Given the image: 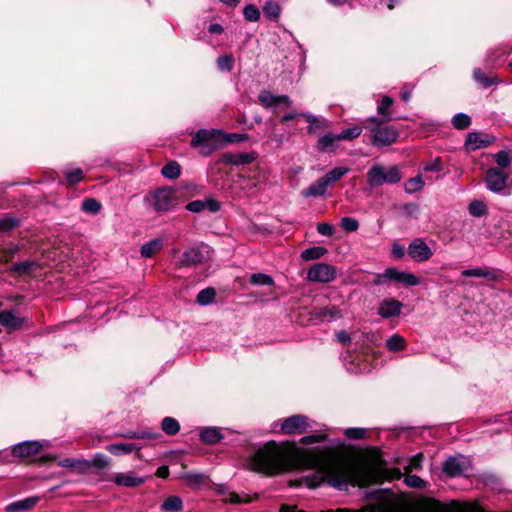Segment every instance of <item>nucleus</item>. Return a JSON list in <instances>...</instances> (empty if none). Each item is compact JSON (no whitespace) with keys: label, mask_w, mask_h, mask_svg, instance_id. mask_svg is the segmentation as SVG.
<instances>
[{"label":"nucleus","mask_w":512,"mask_h":512,"mask_svg":"<svg viewBox=\"0 0 512 512\" xmlns=\"http://www.w3.org/2000/svg\"><path fill=\"white\" fill-rule=\"evenodd\" d=\"M487 205L480 200L472 201L468 206L470 215L474 217H482L487 214Z\"/></svg>","instance_id":"nucleus-45"},{"label":"nucleus","mask_w":512,"mask_h":512,"mask_svg":"<svg viewBox=\"0 0 512 512\" xmlns=\"http://www.w3.org/2000/svg\"><path fill=\"white\" fill-rule=\"evenodd\" d=\"M367 183L372 187H379L384 184L394 185L401 181L402 173L397 165L386 167L375 163L368 170Z\"/></svg>","instance_id":"nucleus-5"},{"label":"nucleus","mask_w":512,"mask_h":512,"mask_svg":"<svg viewBox=\"0 0 512 512\" xmlns=\"http://www.w3.org/2000/svg\"><path fill=\"white\" fill-rule=\"evenodd\" d=\"M161 174L167 179H177L181 174V167L178 162L170 161L161 169Z\"/></svg>","instance_id":"nucleus-36"},{"label":"nucleus","mask_w":512,"mask_h":512,"mask_svg":"<svg viewBox=\"0 0 512 512\" xmlns=\"http://www.w3.org/2000/svg\"><path fill=\"white\" fill-rule=\"evenodd\" d=\"M402 303L396 299H384L378 307V314L385 319L398 316L401 313Z\"/></svg>","instance_id":"nucleus-19"},{"label":"nucleus","mask_w":512,"mask_h":512,"mask_svg":"<svg viewBox=\"0 0 512 512\" xmlns=\"http://www.w3.org/2000/svg\"><path fill=\"white\" fill-rule=\"evenodd\" d=\"M0 324L9 330H18L23 326L24 319L9 310L0 311Z\"/></svg>","instance_id":"nucleus-20"},{"label":"nucleus","mask_w":512,"mask_h":512,"mask_svg":"<svg viewBox=\"0 0 512 512\" xmlns=\"http://www.w3.org/2000/svg\"><path fill=\"white\" fill-rule=\"evenodd\" d=\"M378 512H403L404 501L388 489H379L373 493Z\"/></svg>","instance_id":"nucleus-8"},{"label":"nucleus","mask_w":512,"mask_h":512,"mask_svg":"<svg viewBox=\"0 0 512 512\" xmlns=\"http://www.w3.org/2000/svg\"><path fill=\"white\" fill-rule=\"evenodd\" d=\"M303 463L316 470L312 478H306V485L315 488L326 482L338 490L349 486L366 487L382 479L380 470L370 464L336 453L332 448H314L301 453Z\"/></svg>","instance_id":"nucleus-1"},{"label":"nucleus","mask_w":512,"mask_h":512,"mask_svg":"<svg viewBox=\"0 0 512 512\" xmlns=\"http://www.w3.org/2000/svg\"><path fill=\"white\" fill-rule=\"evenodd\" d=\"M58 466L63 468H69L78 472H85L90 467L88 460H81L75 458H63L58 461Z\"/></svg>","instance_id":"nucleus-26"},{"label":"nucleus","mask_w":512,"mask_h":512,"mask_svg":"<svg viewBox=\"0 0 512 512\" xmlns=\"http://www.w3.org/2000/svg\"><path fill=\"white\" fill-rule=\"evenodd\" d=\"M258 158V153L255 151L251 152H238L232 153L227 152L222 156V162L230 165H244L250 164Z\"/></svg>","instance_id":"nucleus-18"},{"label":"nucleus","mask_w":512,"mask_h":512,"mask_svg":"<svg viewBox=\"0 0 512 512\" xmlns=\"http://www.w3.org/2000/svg\"><path fill=\"white\" fill-rule=\"evenodd\" d=\"M19 225V220L14 217L0 218V232L11 231Z\"/></svg>","instance_id":"nucleus-55"},{"label":"nucleus","mask_w":512,"mask_h":512,"mask_svg":"<svg viewBox=\"0 0 512 512\" xmlns=\"http://www.w3.org/2000/svg\"><path fill=\"white\" fill-rule=\"evenodd\" d=\"M328 187L329 185L326 183L323 177H321L306 189L302 190L301 195L304 198L323 196L326 193Z\"/></svg>","instance_id":"nucleus-22"},{"label":"nucleus","mask_w":512,"mask_h":512,"mask_svg":"<svg viewBox=\"0 0 512 512\" xmlns=\"http://www.w3.org/2000/svg\"><path fill=\"white\" fill-rule=\"evenodd\" d=\"M158 435V433H153L146 430H138L128 431L126 433L120 434L119 436L126 439H156Z\"/></svg>","instance_id":"nucleus-42"},{"label":"nucleus","mask_w":512,"mask_h":512,"mask_svg":"<svg viewBox=\"0 0 512 512\" xmlns=\"http://www.w3.org/2000/svg\"><path fill=\"white\" fill-rule=\"evenodd\" d=\"M422 460L423 454H416L410 459L408 466L405 467V471L409 473L412 470H419L421 468Z\"/></svg>","instance_id":"nucleus-61"},{"label":"nucleus","mask_w":512,"mask_h":512,"mask_svg":"<svg viewBox=\"0 0 512 512\" xmlns=\"http://www.w3.org/2000/svg\"><path fill=\"white\" fill-rule=\"evenodd\" d=\"M389 282H398L405 286H416L420 284V279L412 273L390 267L385 269L383 273L376 274L373 280V284L377 286L384 285Z\"/></svg>","instance_id":"nucleus-7"},{"label":"nucleus","mask_w":512,"mask_h":512,"mask_svg":"<svg viewBox=\"0 0 512 512\" xmlns=\"http://www.w3.org/2000/svg\"><path fill=\"white\" fill-rule=\"evenodd\" d=\"M38 268L39 265L36 261H23L15 263L11 270L19 276H24L32 274Z\"/></svg>","instance_id":"nucleus-30"},{"label":"nucleus","mask_w":512,"mask_h":512,"mask_svg":"<svg viewBox=\"0 0 512 512\" xmlns=\"http://www.w3.org/2000/svg\"><path fill=\"white\" fill-rule=\"evenodd\" d=\"M66 179L69 184H76L83 178V171L80 168L68 170L65 172Z\"/></svg>","instance_id":"nucleus-58"},{"label":"nucleus","mask_w":512,"mask_h":512,"mask_svg":"<svg viewBox=\"0 0 512 512\" xmlns=\"http://www.w3.org/2000/svg\"><path fill=\"white\" fill-rule=\"evenodd\" d=\"M224 502L231 504H247L252 502V497L247 494H238L235 492H229Z\"/></svg>","instance_id":"nucleus-48"},{"label":"nucleus","mask_w":512,"mask_h":512,"mask_svg":"<svg viewBox=\"0 0 512 512\" xmlns=\"http://www.w3.org/2000/svg\"><path fill=\"white\" fill-rule=\"evenodd\" d=\"M313 315L316 318L327 319V320H336L341 318V311L336 306H326L321 307L319 309H315Z\"/></svg>","instance_id":"nucleus-29"},{"label":"nucleus","mask_w":512,"mask_h":512,"mask_svg":"<svg viewBox=\"0 0 512 512\" xmlns=\"http://www.w3.org/2000/svg\"><path fill=\"white\" fill-rule=\"evenodd\" d=\"M340 226L346 232H354L359 228V222L352 217H343L340 221Z\"/></svg>","instance_id":"nucleus-54"},{"label":"nucleus","mask_w":512,"mask_h":512,"mask_svg":"<svg viewBox=\"0 0 512 512\" xmlns=\"http://www.w3.org/2000/svg\"><path fill=\"white\" fill-rule=\"evenodd\" d=\"M113 482L119 486L133 488L142 485L145 482V478L136 477L132 474L117 473L113 478Z\"/></svg>","instance_id":"nucleus-21"},{"label":"nucleus","mask_w":512,"mask_h":512,"mask_svg":"<svg viewBox=\"0 0 512 512\" xmlns=\"http://www.w3.org/2000/svg\"><path fill=\"white\" fill-rule=\"evenodd\" d=\"M317 231L323 236L331 237L335 232V227L329 223H319L317 225Z\"/></svg>","instance_id":"nucleus-64"},{"label":"nucleus","mask_w":512,"mask_h":512,"mask_svg":"<svg viewBox=\"0 0 512 512\" xmlns=\"http://www.w3.org/2000/svg\"><path fill=\"white\" fill-rule=\"evenodd\" d=\"M309 419L304 415H293L286 418L281 424V431L284 434H301L307 430Z\"/></svg>","instance_id":"nucleus-14"},{"label":"nucleus","mask_w":512,"mask_h":512,"mask_svg":"<svg viewBox=\"0 0 512 512\" xmlns=\"http://www.w3.org/2000/svg\"><path fill=\"white\" fill-rule=\"evenodd\" d=\"M19 251V246L15 244H9L0 249V260L9 262L13 259L14 255Z\"/></svg>","instance_id":"nucleus-50"},{"label":"nucleus","mask_w":512,"mask_h":512,"mask_svg":"<svg viewBox=\"0 0 512 512\" xmlns=\"http://www.w3.org/2000/svg\"><path fill=\"white\" fill-rule=\"evenodd\" d=\"M43 445L39 441H24L12 448V454L19 458H29L37 455Z\"/></svg>","instance_id":"nucleus-17"},{"label":"nucleus","mask_w":512,"mask_h":512,"mask_svg":"<svg viewBox=\"0 0 512 512\" xmlns=\"http://www.w3.org/2000/svg\"><path fill=\"white\" fill-rule=\"evenodd\" d=\"M338 141H340L338 134L327 133L318 139L316 148L320 152H333Z\"/></svg>","instance_id":"nucleus-23"},{"label":"nucleus","mask_w":512,"mask_h":512,"mask_svg":"<svg viewBox=\"0 0 512 512\" xmlns=\"http://www.w3.org/2000/svg\"><path fill=\"white\" fill-rule=\"evenodd\" d=\"M215 296H216V292H215L214 288L209 287V288L201 290L198 293L196 301L201 305H208L214 301Z\"/></svg>","instance_id":"nucleus-46"},{"label":"nucleus","mask_w":512,"mask_h":512,"mask_svg":"<svg viewBox=\"0 0 512 512\" xmlns=\"http://www.w3.org/2000/svg\"><path fill=\"white\" fill-rule=\"evenodd\" d=\"M337 276L336 267L327 263H317L311 266L307 273V279L317 283L332 282Z\"/></svg>","instance_id":"nucleus-10"},{"label":"nucleus","mask_w":512,"mask_h":512,"mask_svg":"<svg viewBox=\"0 0 512 512\" xmlns=\"http://www.w3.org/2000/svg\"><path fill=\"white\" fill-rule=\"evenodd\" d=\"M106 450L115 456H121L140 450V446L134 443H116L106 446Z\"/></svg>","instance_id":"nucleus-27"},{"label":"nucleus","mask_w":512,"mask_h":512,"mask_svg":"<svg viewBox=\"0 0 512 512\" xmlns=\"http://www.w3.org/2000/svg\"><path fill=\"white\" fill-rule=\"evenodd\" d=\"M387 123L376 116L368 117L363 121V128L370 133L371 144L378 149L395 144L399 138V129Z\"/></svg>","instance_id":"nucleus-4"},{"label":"nucleus","mask_w":512,"mask_h":512,"mask_svg":"<svg viewBox=\"0 0 512 512\" xmlns=\"http://www.w3.org/2000/svg\"><path fill=\"white\" fill-rule=\"evenodd\" d=\"M246 133H229L226 134L221 130L201 129L195 133L191 140V146L199 148L200 153L204 156L210 155L218 148L217 142L224 141L226 143H239L248 140Z\"/></svg>","instance_id":"nucleus-3"},{"label":"nucleus","mask_w":512,"mask_h":512,"mask_svg":"<svg viewBox=\"0 0 512 512\" xmlns=\"http://www.w3.org/2000/svg\"><path fill=\"white\" fill-rule=\"evenodd\" d=\"M443 169L442 161L439 157L425 163L423 170L425 172H440Z\"/></svg>","instance_id":"nucleus-59"},{"label":"nucleus","mask_w":512,"mask_h":512,"mask_svg":"<svg viewBox=\"0 0 512 512\" xmlns=\"http://www.w3.org/2000/svg\"><path fill=\"white\" fill-rule=\"evenodd\" d=\"M509 178V172L492 167L486 171L485 182L489 190L499 193L506 188Z\"/></svg>","instance_id":"nucleus-11"},{"label":"nucleus","mask_w":512,"mask_h":512,"mask_svg":"<svg viewBox=\"0 0 512 512\" xmlns=\"http://www.w3.org/2000/svg\"><path fill=\"white\" fill-rule=\"evenodd\" d=\"M386 346L390 351H402L405 348V339L398 334H394L386 341Z\"/></svg>","instance_id":"nucleus-47"},{"label":"nucleus","mask_w":512,"mask_h":512,"mask_svg":"<svg viewBox=\"0 0 512 512\" xmlns=\"http://www.w3.org/2000/svg\"><path fill=\"white\" fill-rule=\"evenodd\" d=\"M363 129H364L363 126L361 127L359 125H354L353 127L346 128L343 131H341L340 133H338V137H339L340 141L341 140L351 141V140L359 137L361 135Z\"/></svg>","instance_id":"nucleus-43"},{"label":"nucleus","mask_w":512,"mask_h":512,"mask_svg":"<svg viewBox=\"0 0 512 512\" xmlns=\"http://www.w3.org/2000/svg\"><path fill=\"white\" fill-rule=\"evenodd\" d=\"M349 172V169L348 168H345V167H337V168H334L332 170H330L329 172H327L324 176H323V179L326 181V183L330 186L332 185L334 182L340 180L344 175H346L347 173Z\"/></svg>","instance_id":"nucleus-39"},{"label":"nucleus","mask_w":512,"mask_h":512,"mask_svg":"<svg viewBox=\"0 0 512 512\" xmlns=\"http://www.w3.org/2000/svg\"><path fill=\"white\" fill-rule=\"evenodd\" d=\"M461 274L464 277L486 278L488 280L496 279V275L494 272H492L489 269L480 268V267L463 270Z\"/></svg>","instance_id":"nucleus-33"},{"label":"nucleus","mask_w":512,"mask_h":512,"mask_svg":"<svg viewBox=\"0 0 512 512\" xmlns=\"http://www.w3.org/2000/svg\"><path fill=\"white\" fill-rule=\"evenodd\" d=\"M328 253V250L323 246H314L308 249H305L301 253V258L305 261L317 260L322 258L324 255Z\"/></svg>","instance_id":"nucleus-35"},{"label":"nucleus","mask_w":512,"mask_h":512,"mask_svg":"<svg viewBox=\"0 0 512 512\" xmlns=\"http://www.w3.org/2000/svg\"><path fill=\"white\" fill-rule=\"evenodd\" d=\"M281 12L280 5L275 1H267L263 7V13L270 20H277Z\"/></svg>","instance_id":"nucleus-41"},{"label":"nucleus","mask_w":512,"mask_h":512,"mask_svg":"<svg viewBox=\"0 0 512 512\" xmlns=\"http://www.w3.org/2000/svg\"><path fill=\"white\" fill-rule=\"evenodd\" d=\"M102 209V204L95 198H85L81 205V210L91 215H97Z\"/></svg>","instance_id":"nucleus-38"},{"label":"nucleus","mask_w":512,"mask_h":512,"mask_svg":"<svg viewBox=\"0 0 512 512\" xmlns=\"http://www.w3.org/2000/svg\"><path fill=\"white\" fill-rule=\"evenodd\" d=\"M295 465L292 449L269 442L251 455L249 466L254 471L275 475L290 470Z\"/></svg>","instance_id":"nucleus-2"},{"label":"nucleus","mask_w":512,"mask_h":512,"mask_svg":"<svg viewBox=\"0 0 512 512\" xmlns=\"http://www.w3.org/2000/svg\"><path fill=\"white\" fill-rule=\"evenodd\" d=\"M109 464V459L107 456L103 454H97L92 461L90 462V465H93L96 468L103 469L107 467Z\"/></svg>","instance_id":"nucleus-63"},{"label":"nucleus","mask_w":512,"mask_h":512,"mask_svg":"<svg viewBox=\"0 0 512 512\" xmlns=\"http://www.w3.org/2000/svg\"><path fill=\"white\" fill-rule=\"evenodd\" d=\"M495 162L498 167L505 170L512 166V155L510 152L502 150L494 155Z\"/></svg>","instance_id":"nucleus-40"},{"label":"nucleus","mask_w":512,"mask_h":512,"mask_svg":"<svg viewBox=\"0 0 512 512\" xmlns=\"http://www.w3.org/2000/svg\"><path fill=\"white\" fill-rule=\"evenodd\" d=\"M394 103V100L390 96H383L381 101L377 106V113L379 115V120L384 122H390L394 118L391 113V107Z\"/></svg>","instance_id":"nucleus-25"},{"label":"nucleus","mask_w":512,"mask_h":512,"mask_svg":"<svg viewBox=\"0 0 512 512\" xmlns=\"http://www.w3.org/2000/svg\"><path fill=\"white\" fill-rule=\"evenodd\" d=\"M200 439L206 444H216L222 439V434L218 428L207 427L201 430Z\"/></svg>","instance_id":"nucleus-31"},{"label":"nucleus","mask_w":512,"mask_h":512,"mask_svg":"<svg viewBox=\"0 0 512 512\" xmlns=\"http://www.w3.org/2000/svg\"><path fill=\"white\" fill-rule=\"evenodd\" d=\"M424 186V182L421 178V176H415L410 178L404 186V189L407 193L412 194L419 190H421Z\"/></svg>","instance_id":"nucleus-49"},{"label":"nucleus","mask_w":512,"mask_h":512,"mask_svg":"<svg viewBox=\"0 0 512 512\" xmlns=\"http://www.w3.org/2000/svg\"><path fill=\"white\" fill-rule=\"evenodd\" d=\"M404 481H405L406 485L411 487V488L422 489L426 485L425 481L422 478H420L419 476H417V475H410V474H408L405 477Z\"/></svg>","instance_id":"nucleus-57"},{"label":"nucleus","mask_w":512,"mask_h":512,"mask_svg":"<svg viewBox=\"0 0 512 512\" xmlns=\"http://www.w3.org/2000/svg\"><path fill=\"white\" fill-rule=\"evenodd\" d=\"M266 135L269 141L276 143L278 146L288 139L285 134H277L275 132V125H272L269 129H267Z\"/></svg>","instance_id":"nucleus-56"},{"label":"nucleus","mask_w":512,"mask_h":512,"mask_svg":"<svg viewBox=\"0 0 512 512\" xmlns=\"http://www.w3.org/2000/svg\"><path fill=\"white\" fill-rule=\"evenodd\" d=\"M407 253L412 260L418 263L426 262L433 256L432 249L422 238L413 239L408 245Z\"/></svg>","instance_id":"nucleus-13"},{"label":"nucleus","mask_w":512,"mask_h":512,"mask_svg":"<svg viewBox=\"0 0 512 512\" xmlns=\"http://www.w3.org/2000/svg\"><path fill=\"white\" fill-rule=\"evenodd\" d=\"M452 125L457 130L467 129L471 125V118L464 113H458L452 118Z\"/></svg>","instance_id":"nucleus-44"},{"label":"nucleus","mask_w":512,"mask_h":512,"mask_svg":"<svg viewBox=\"0 0 512 512\" xmlns=\"http://www.w3.org/2000/svg\"><path fill=\"white\" fill-rule=\"evenodd\" d=\"M209 258L210 247L205 244H200L185 250L176 263V266L179 268L192 267L207 261Z\"/></svg>","instance_id":"nucleus-9"},{"label":"nucleus","mask_w":512,"mask_h":512,"mask_svg":"<svg viewBox=\"0 0 512 512\" xmlns=\"http://www.w3.org/2000/svg\"><path fill=\"white\" fill-rule=\"evenodd\" d=\"M473 79L484 88H488L499 82L495 76H486L480 68H474Z\"/></svg>","instance_id":"nucleus-34"},{"label":"nucleus","mask_w":512,"mask_h":512,"mask_svg":"<svg viewBox=\"0 0 512 512\" xmlns=\"http://www.w3.org/2000/svg\"><path fill=\"white\" fill-rule=\"evenodd\" d=\"M39 501V497L31 496L22 500L10 503L6 506V512H19L32 509Z\"/></svg>","instance_id":"nucleus-24"},{"label":"nucleus","mask_w":512,"mask_h":512,"mask_svg":"<svg viewBox=\"0 0 512 512\" xmlns=\"http://www.w3.org/2000/svg\"><path fill=\"white\" fill-rule=\"evenodd\" d=\"M161 429L167 435H176L180 430L179 422L173 417H165L161 422Z\"/></svg>","instance_id":"nucleus-37"},{"label":"nucleus","mask_w":512,"mask_h":512,"mask_svg":"<svg viewBox=\"0 0 512 512\" xmlns=\"http://www.w3.org/2000/svg\"><path fill=\"white\" fill-rule=\"evenodd\" d=\"M144 201L156 212H168L178 205L176 191L170 187H161L150 192Z\"/></svg>","instance_id":"nucleus-6"},{"label":"nucleus","mask_w":512,"mask_h":512,"mask_svg":"<svg viewBox=\"0 0 512 512\" xmlns=\"http://www.w3.org/2000/svg\"><path fill=\"white\" fill-rule=\"evenodd\" d=\"M442 469L448 477H459L469 471L470 461L462 455L451 456L443 463Z\"/></svg>","instance_id":"nucleus-12"},{"label":"nucleus","mask_w":512,"mask_h":512,"mask_svg":"<svg viewBox=\"0 0 512 512\" xmlns=\"http://www.w3.org/2000/svg\"><path fill=\"white\" fill-rule=\"evenodd\" d=\"M495 138L486 133L470 132L465 140V148L467 151H475L489 146L494 142Z\"/></svg>","instance_id":"nucleus-15"},{"label":"nucleus","mask_w":512,"mask_h":512,"mask_svg":"<svg viewBox=\"0 0 512 512\" xmlns=\"http://www.w3.org/2000/svg\"><path fill=\"white\" fill-rule=\"evenodd\" d=\"M325 440H326V435L325 434H314V435L303 436L300 439V443L308 445V444L322 442V441H325Z\"/></svg>","instance_id":"nucleus-62"},{"label":"nucleus","mask_w":512,"mask_h":512,"mask_svg":"<svg viewBox=\"0 0 512 512\" xmlns=\"http://www.w3.org/2000/svg\"><path fill=\"white\" fill-rule=\"evenodd\" d=\"M243 15H244V18L250 22H256L260 19V11L253 4H248L244 7Z\"/></svg>","instance_id":"nucleus-53"},{"label":"nucleus","mask_w":512,"mask_h":512,"mask_svg":"<svg viewBox=\"0 0 512 512\" xmlns=\"http://www.w3.org/2000/svg\"><path fill=\"white\" fill-rule=\"evenodd\" d=\"M164 512H180L183 509L182 499L178 496H169L160 506Z\"/></svg>","instance_id":"nucleus-32"},{"label":"nucleus","mask_w":512,"mask_h":512,"mask_svg":"<svg viewBox=\"0 0 512 512\" xmlns=\"http://www.w3.org/2000/svg\"><path fill=\"white\" fill-rule=\"evenodd\" d=\"M259 103L265 108H275L281 104L290 106L292 101L287 95H274L268 90H263L258 95Z\"/></svg>","instance_id":"nucleus-16"},{"label":"nucleus","mask_w":512,"mask_h":512,"mask_svg":"<svg viewBox=\"0 0 512 512\" xmlns=\"http://www.w3.org/2000/svg\"><path fill=\"white\" fill-rule=\"evenodd\" d=\"M163 248V240L160 238L153 239L140 248V254L144 258H150Z\"/></svg>","instance_id":"nucleus-28"},{"label":"nucleus","mask_w":512,"mask_h":512,"mask_svg":"<svg viewBox=\"0 0 512 512\" xmlns=\"http://www.w3.org/2000/svg\"><path fill=\"white\" fill-rule=\"evenodd\" d=\"M366 434L367 430L364 428H348L345 430V436L349 439H363Z\"/></svg>","instance_id":"nucleus-60"},{"label":"nucleus","mask_w":512,"mask_h":512,"mask_svg":"<svg viewBox=\"0 0 512 512\" xmlns=\"http://www.w3.org/2000/svg\"><path fill=\"white\" fill-rule=\"evenodd\" d=\"M217 66L222 72H230L234 66V58L230 55H223L217 58Z\"/></svg>","instance_id":"nucleus-52"},{"label":"nucleus","mask_w":512,"mask_h":512,"mask_svg":"<svg viewBox=\"0 0 512 512\" xmlns=\"http://www.w3.org/2000/svg\"><path fill=\"white\" fill-rule=\"evenodd\" d=\"M249 282L252 284V285H273L274 284V280L271 276L267 275V274H264V273H255V274H252L251 277H250V280Z\"/></svg>","instance_id":"nucleus-51"}]
</instances>
